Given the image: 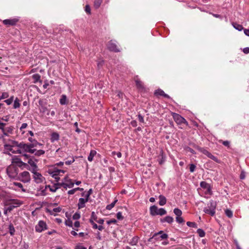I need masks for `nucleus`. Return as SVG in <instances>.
<instances>
[{
	"label": "nucleus",
	"instance_id": "49530a36",
	"mask_svg": "<svg viewBox=\"0 0 249 249\" xmlns=\"http://www.w3.org/2000/svg\"><path fill=\"white\" fill-rule=\"evenodd\" d=\"M65 224L66 226H68L70 227H72V222L70 219L66 220V221L65 222Z\"/></svg>",
	"mask_w": 249,
	"mask_h": 249
},
{
	"label": "nucleus",
	"instance_id": "7c9ffc66",
	"mask_svg": "<svg viewBox=\"0 0 249 249\" xmlns=\"http://www.w3.org/2000/svg\"><path fill=\"white\" fill-rule=\"evenodd\" d=\"M118 201V200L117 199H115L113 202H112L110 204L107 205L106 206V209L108 210H110L112 208H113L116 203V202Z\"/></svg>",
	"mask_w": 249,
	"mask_h": 249
},
{
	"label": "nucleus",
	"instance_id": "6ab92c4d",
	"mask_svg": "<svg viewBox=\"0 0 249 249\" xmlns=\"http://www.w3.org/2000/svg\"><path fill=\"white\" fill-rule=\"evenodd\" d=\"M159 198L160 199L159 204L160 206H163L165 204H166V202H167V199L164 196L161 195H160L159 196Z\"/></svg>",
	"mask_w": 249,
	"mask_h": 249
},
{
	"label": "nucleus",
	"instance_id": "338daca9",
	"mask_svg": "<svg viewBox=\"0 0 249 249\" xmlns=\"http://www.w3.org/2000/svg\"><path fill=\"white\" fill-rule=\"evenodd\" d=\"M85 11L88 14H90V7L89 5H86Z\"/></svg>",
	"mask_w": 249,
	"mask_h": 249
},
{
	"label": "nucleus",
	"instance_id": "393cba45",
	"mask_svg": "<svg viewBox=\"0 0 249 249\" xmlns=\"http://www.w3.org/2000/svg\"><path fill=\"white\" fill-rule=\"evenodd\" d=\"M60 104L62 105L67 104V96L66 95L63 94L61 95V98L60 99Z\"/></svg>",
	"mask_w": 249,
	"mask_h": 249
},
{
	"label": "nucleus",
	"instance_id": "13d9d810",
	"mask_svg": "<svg viewBox=\"0 0 249 249\" xmlns=\"http://www.w3.org/2000/svg\"><path fill=\"white\" fill-rule=\"evenodd\" d=\"M196 166L194 164H190V171L193 173L195 171Z\"/></svg>",
	"mask_w": 249,
	"mask_h": 249
},
{
	"label": "nucleus",
	"instance_id": "7ed1b4c3",
	"mask_svg": "<svg viewBox=\"0 0 249 249\" xmlns=\"http://www.w3.org/2000/svg\"><path fill=\"white\" fill-rule=\"evenodd\" d=\"M12 165L15 164L16 166L22 169L25 168L28 169L29 168V165L27 163L23 162L21 159L19 158L18 156H14L12 159Z\"/></svg>",
	"mask_w": 249,
	"mask_h": 249
},
{
	"label": "nucleus",
	"instance_id": "ea45409f",
	"mask_svg": "<svg viewBox=\"0 0 249 249\" xmlns=\"http://www.w3.org/2000/svg\"><path fill=\"white\" fill-rule=\"evenodd\" d=\"M35 152V155L38 157L44 154L45 151H44L43 150H36V151Z\"/></svg>",
	"mask_w": 249,
	"mask_h": 249
},
{
	"label": "nucleus",
	"instance_id": "aec40b11",
	"mask_svg": "<svg viewBox=\"0 0 249 249\" xmlns=\"http://www.w3.org/2000/svg\"><path fill=\"white\" fill-rule=\"evenodd\" d=\"M65 171L58 169H54L53 171L52 172L51 174L52 175L53 177H54V176H58L60 173H64Z\"/></svg>",
	"mask_w": 249,
	"mask_h": 249
},
{
	"label": "nucleus",
	"instance_id": "b1692460",
	"mask_svg": "<svg viewBox=\"0 0 249 249\" xmlns=\"http://www.w3.org/2000/svg\"><path fill=\"white\" fill-rule=\"evenodd\" d=\"M32 78L34 80V83H36L39 81L41 83V81L40 80V75L39 74L36 73L33 75Z\"/></svg>",
	"mask_w": 249,
	"mask_h": 249
},
{
	"label": "nucleus",
	"instance_id": "c85d7f7f",
	"mask_svg": "<svg viewBox=\"0 0 249 249\" xmlns=\"http://www.w3.org/2000/svg\"><path fill=\"white\" fill-rule=\"evenodd\" d=\"M102 1L103 0H95L94 1V7L95 8H99L102 3Z\"/></svg>",
	"mask_w": 249,
	"mask_h": 249
},
{
	"label": "nucleus",
	"instance_id": "dca6fc26",
	"mask_svg": "<svg viewBox=\"0 0 249 249\" xmlns=\"http://www.w3.org/2000/svg\"><path fill=\"white\" fill-rule=\"evenodd\" d=\"M200 186L201 188L207 189L208 192H210L211 191L210 184L207 183L206 181H201L200 183Z\"/></svg>",
	"mask_w": 249,
	"mask_h": 249
},
{
	"label": "nucleus",
	"instance_id": "603ef678",
	"mask_svg": "<svg viewBox=\"0 0 249 249\" xmlns=\"http://www.w3.org/2000/svg\"><path fill=\"white\" fill-rule=\"evenodd\" d=\"M164 231H159L158 232L154 233V237H156V238H157L158 240H159V237L160 235H162V234H164Z\"/></svg>",
	"mask_w": 249,
	"mask_h": 249
},
{
	"label": "nucleus",
	"instance_id": "72a5a7b5",
	"mask_svg": "<svg viewBox=\"0 0 249 249\" xmlns=\"http://www.w3.org/2000/svg\"><path fill=\"white\" fill-rule=\"evenodd\" d=\"M197 233H198V234L199 235V236L200 237H204L205 235V231H204V230H203L202 229H197Z\"/></svg>",
	"mask_w": 249,
	"mask_h": 249
},
{
	"label": "nucleus",
	"instance_id": "680f3d73",
	"mask_svg": "<svg viewBox=\"0 0 249 249\" xmlns=\"http://www.w3.org/2000/svg\"><path fill=\"white\" fill-rule=\"evenodd\" d=\"M168 237V235L166 233L162 234V235H160V236H159V239L161 238V239H166Z\"/></svg>",
	"mask_w": 249,
	"mask_h": 249
},
{
	"label": "nucleus",
	"instance_id": "9d476101",
	"mask_svg": "<svg viewBox=\"0 0 249 249\" xmlns=\"http://www.w3.org/2000/svg\"><path fill=\"white\" fill-rule=\"evenodd\" d=\"M107 49L111 52L116 53L120 52V50L117 48V46L115 43L113 42L112 40H111L108 42L107 45Z\"/></svg>",
	"mask_w": 249,
	"mask_h": 249
},
{
	"label": "nucleus",
	"instance_id": "6e6552de",
	"mask_svg": "<svg viewBox=\"0 0 249 249\" xmlns=\"http://www.w3.org/2000/svg\"><path fill=\"white\" fill-rule=\"evenodd\" d=\"M47 226L46 222L42 220H40L38 224L36 226V231L38 232H41L47 229Z\"/></svg>",
	"mask_w": 249,
	"mask_h": 249
},
{
	"label": "nucleus",
	"instance_id": "39448f33",
	"mask_svg": "<svg viewBox=\"0 0 249 249\" xmlns=\"http://www.w3.org/2000/svg\"><path fill=\"white\" fill-rule=\"evenodd\" d=\"M194 147L197 149L200 152H202L204 155H206L208 157L210 158L211 159L213 160L214 161H215L217 163H220V161L216 157L213 155L211 153H210L208 151L205 149L203 148L200 147L198 145H195Z\"/></svg>",
	"mask_w": 249,
	"mask_h": 249
},
{
	"label": "nucleus",
	"instance_id": "864d4df0",
	"mask_svg": "<svg viewBox=\"0 0 249 249\" xmlns=\"http://www.w3.org/2000/svg\"><path fill=\"white\" fill-rule=\"evenodd\" d=\"M158 240L157 238H156V237H154V234L152 236V237L149 238L148 239V242H152V243H155V241Z\"/></svg>",
	"mask_w": 249,
	"mask_h": 249
},
{
	"label": "nucleus",
	"instance_id": "bf43d9fd",
	"mask_svg": "<svg viewBox=\"0 0 249 249\" xmlns=\"http://www.w3.org/2000/svg\"><path fill=\"white\" fill-rule=\"evenodd\" d=\"M219 142H221L224 146H227L228 147H230V142H229L228 141H223L222 140H220L219 141Z\"/></svg>",
	"mask_w": 249,
	"mask_h": 249
},
{
	"label": "nucleus",
	"instance_id": "423d86ee",
	"mask_svg": "<svg viewBox=\"0 0 249 249\" xmlns=\"http://www.w3.org/2000/svg\"><path fill=\"white\" fill-rule=\"evenodd\" d=\"M172 116L174 121L178 124H185L186 125H188V122L186 120L178 114L176 113H172Z\"/></svg>",
	"mask_w": 249,
	"mask_h": 249
},
{
	"label": "nucleus",
	"instance_id": "f257e3e1",
	"mask_svg": "<svg viewBox=\"0 0 249 249\" xmlns=\"http://www.w3.org/2000/svg\"><path fill=\"white\" fill-rule=\"evenodd\" d=\"M22 204L23 202L18 199H7L4 202V205L8 206V210H11V211Z\"/></svg>",
	"mask_w": 249,
	"mask_h": 249
},
{
	"label": "nucleus",
	"instance_id": "0e129e2a",
	"mask_svg": "<svg viewBox=\"0 0 249 249\" xmlns=\"http://www.w3.org/2000/svg\"><path fill=\"white\" fill-rule=\"evenodd\" d=\"M138 119H139V121L141 122V123H144V119H143V116L140 114H139L138 115Z\"/></svg>",
	"mask_w": 249,
	"mask_h": 249
},
{
	"label": "nucleus",
	"instance_id": "4d7b16f0",
	"mask_svg": "<svg viewBox=\"0 0 249 249\" xmlns=\"http://www.w3.org/2000/svg\"><path fill=\"white\" fill-rule=\"evenodd\" d=\"M89 221L90 223L92 225V227L93 229H97L98 225L95 222H94V221L93 220V219H89Z\"/></svg>",
	"mask_w": 249,
	"mask_h": 249
},
{
	"label": "nucleus",
	"instance_id": "c9c22d12",
	"mask_svg": "<svg viewBox=\"0 0 249 249\" xmlns=\"http://www.w3.org/2000/svg\"><path fill=\"white\" fill-rule=\"evenodd\" d=\"M186 224L188 226L190 227H192V228H197V224L196 222H187L186 223Z\"/></svg>",
	"mask_w": 249,
	"mask_h": 249
},
{
	"label": "nucleus",
	"instance_id": "412c9836",
	"mask_svg": "<svg viewBox=\"0 0 249 249\" xmlns=\"http://www.w3.org/2000/svg\"><path fill=\"white\" fill-rule=\"evenodd\" d=\"M59 139V135L57 132H53L51 134V141L53 142L55 141H58Z\"/></svg>",
	"mask_w": 249,
	"mask_h": 249
},
{
	"label": "nucleus",
	"instance_id": "a211bd4d",
	"mask_svg": "<svg viewBox=\"0 0 249 249\" xmlns=\"http://www.w3.org/2000/svg\"><path fill=\"white\" fill-rule=\"evenodd\" d=\"M35 161H36V162H37L38 161V160L37 159H36L34 156H32V158L31 159H29V160H28L27 162L28 164H29L32 167H35V168H37V165L36 164V163L35 162Z\"/></svg>",
	"mask_w": 249,
	"mask_h": 249
},
{
	"label": "nucleus",
	"instance_id": "9b49d317",
	"mask_svg": "<svg viewBox=\"0 0 249 249\" xmlns=\"http://www.w3.org/2000/svg\"><path fill=\"white\" fill-rule=\"evenodd\" d=\"M18 20L19 19L17 18H14L12 19H7L4 20L3 21V23L5 25L14 26L17 24Z\"/></svg>",
	"mask_w": 249,
	"mask_h": 249
},
{
	"label": "nucleus",
	"instance_id": "c756f323",
	"mask_svg": "<svg viewBox=\"0 0 249 249\" xmlns=\"http://www.w3.org/2000/svg\"><path fill=\"white\" fill-rule=\"evenodd\" d=\"M174 213L177 216L176 217L181 216L182 211L178 208H175L173 211Z\"/></svg>",
	"mask_w": 249,
	"mask_h": 249
},
{
	"label": "nucleus",
	"instance_id": "4be33fe9",
	"mask_svg": "<svg viewBox=\"0 0 249 249\" xmlns=\"http://www.w3.org/2000/svg\"><path fill=\"white\" fill-rule=\"evenodd\" d=\"M204 212L207 214H209L211 216H213L215 214V211L210 208H205L203 210Z\"/></svg>",
	"mask_w": 249,
	"mask_h": 249
},
{
	"label": "nucleus",
	"instance_id": "5fc2aeb1",
	"mask_svg": "<svg viewBox=\"0 0 249 249\" xmlns=\"http://www.w3.org/2000/svg\"><path fill=\"white\" fill-rule=\"evenodd\" d=\"M22 156L23 157V160H29V159H31L32 156H30L28 154H24L22 155Z\"/></svg>",
	"mask_w": 249,
	"mask_h": 249
},
{
	"label": "nucleus",
	"instance_id": "37998d69",
	"mask_svg": "<svg viewBox=\"0 0 249 249\" xmlns=\"http://www.w3.org/2000/svg\"><path fill=\"white\" fill-rule=\"evenodd\" d=\"M47 188H49L50 189V191L52 192H55L56 190L59 189V187H54V188L51 187L50 185H46V189Z\"/></svg>",
	"mask_w": 249,
	"mask_h": 249
},
{
	"label": "nucleus",
	"instance_id": "2f4dec72",
	"mask_svg": "<svg viewBox=\"0 0 249 249\" xmlns=\"http://www.w3.org/2000/svg\"><path fill=\"white\" fill-rule=\"evenodd\" d=\"M209 207L210 209H212V210H213L215 211V209L216 208V204L215 202H214L213 200H211L210 203L208 204Z\"/></svg>",
	"mask_w": 249,
	"mask_h": 249
},
{
	"label": "nucleus",
	"instance_id": "8fccbe9b",
	"mask_svg": "<svg viewBox=\"0 0 249 249\" xmlns=\"http://www.w3.org/2000/svg\"><path fill=\"white\" fill-rule=\"evenodd\" d=\"M117 218L118 220H122L124 219V216L122 215V213L121 212H119L116 214Z\"/></svg>",
	"mask_w": 249,
	"mask_h": 249
},
{
	"label": "nucleus",
	"instance_id": "a878e982",
	"mask_svg": "<svg viewBox=\"0 0 249 249\" xmlns=\"http://www.w3.org/2000/svg\"><path fill=\"white\" fill-rule=\"evenodd\" d=\"M232 25L235 29L239 31H241L243 29V27L242 25L239 24L236 22H232Z\"/></svg>",
	"mask_w": 249,
	"mask_h": 249
},
{
	"label": "nucleus",
	"instance_id": "bb28decb",
	"mask_svg": "<svg viewBox=\"0 0 249 249\" xmlns=\"http://www.w3.org/2000/svg\"><path fill=\"white\" fill-rule=\"evenodd\" d=\"M96 152L95 150H92L90 151L89 155L88 156V159L89 161H91L93 160L94 156L96 155Z\"/></svg>",
	"mask_w": 249,
	"mask_h": 249
},
{
	"label": "nucleus",
	"instance_id": "f03ea898",
	"mask_svg": "<svg viewBox=\"0 0 249 249\" xmlns=\"http://www.w3.org/2000/svg\"><path fill=\"white\" fill-rule=\"evenodd\" d=\"M6 172L9 177L12 178L18 179L19 178L18 169L15 165H10L6 169Z\"/></svg>",
	"mask_w": 249,
	"mask_h": 249
},
{
	"label": "nucleus",
	"instance_id": "2eb2a0df",
	"mask_svg": "<svg viewBox=\"0 0 249 249\" xmlns=\"http://www.w3.org/2000/svg\"><path fill=\"white\" fill-rule=\"evenodd\" d=\"M158 207L156 205H153L150 207V214L152 216H155L158 215Z\"/></svg>",
	"mask_w": 249,
	"mask_h": 249
},
{
	"label": "nucleus",
	"instance_id": "a18cd8bd",
	"mask_svg": "<svg viewBox=\"0 0 249 249\" xmlns=\"http://www.w3.org/2000/svg\"><path fill=\"white\" fill-rule=\"evenodd\" d=\"M9 97V94L8 92H3L1 95H0V101L1 99H4Z\"/></svg>",
	"mask_w": 249,
	"mask_h": 249
},
{
	"label": "nucleus",
	"instance_id": "0eeeda50",
	"mask_svg": "<svg viewBox=\"0 0 249 249\" xmlns=\"http://www.w3.org/2000/svg\"><path fill=\"white\" fill-rule=\"evenodd\" d=\"M18 177L19 178H18V179H19L24 183L28 182L30 180V175L29 173L27 171H24L20 173L18 175Z\"/></svg>",
	"mask_w": 249,
	"mask_h": 249
},
{
	"label": "nucleus",
	"instance_id": "f3484780",
	"mask_svg": "<svg viewBox=\"0 0 249 249\" xmlns=\"http://www.w3.org/2000/svg\"><path fill=\"white\" fill-rule=\"evenodd\" d=\"M160 221L161 223L166 222L169 224H171L174 221V218L170 216H166L163 218H161Z\"/></svg>",
	"mask_w": 249,
	"mask_h": 249
},
{
	"label": "nucleus",
	"instance_id": "de8ad7c7",
	"mask_svg": "<svg viewBox=\"0 0 249 249\" xmlns=\"http://www.w3.org/2000/svg\"><path fill=\"white\" fill-rule=\"evenodd\" d=\"M176 221L179 224L184 223L185 221L184 220L183 218L181 216L176 217Z\"/></svg>",
	"mask_w": 249,
	"mask_h": 249
},
{
	"label": "nucleus",
	"instance_id": "58836bf2",
	"mask_svg": "<svg viewBox=\"0 0 249 249\" xmlns=\"http://www.w3.org/2000/svg\"><path fill=\"white\" fill-rule=\"evenodd\" d=\"M67 185L65 184V183H57L54 184V187H59L60 188L61 187H63L64 188L67 189Z\"/></svg>",
	"mask_w": 249,
	"mask_h": 249
},
{
	"label": "nucleus",
	"instance_id": "c03bdc74",
	"mask_svg": "<svg viewBox=\"0 0 249 249\" xmlns=\"http://www.w3.org/2000/svg\"><path fill=\"white\" fill-rule=\"evenodd\" d=\"M80 218V214L79 212H76L72 216V219L77 220Z\"/></svg>",
	"mask_w": 249,
	"mask_h": 249
},
{
	"label": "nucleus",
	"instance_id": "3c124183",
	"mask_svg": "<svg viewBox=\"0 0 249 249\" xmlns=\"http://www.w3.org/2000/svg\"><path fill=\"white\" fill-rule=\"evenodd\" d=\"M5 129L7 132L10 134H12L13 131L14 130V127L12 126H10L9 127H6Z\"/></svg>",
	"mask_w": 249,
	"mask_h": 249
},
{
	"label": "nucleus",
	"instance_id": "e433bc0d",
	"mask_svg": "<svg viewBox=\"0 0 249 249\" xmlns=\"http://www.w3.org/2000/svg\"><path fill=\"white\" fill-rule=\"evenodd\" d=\"M5 146V148L8 150L9 151H11L12 153H15V150L13 149V147L14 146H13L12 145H10V144H5L4 145Z\"/></svg>",
	"mask_w": 249,
	"mask_h": 249
},
{
	"label": "nucleus",
	"instance_id": "ddd939ff",
	"mask_svg": "<svg viewBox=\"0 0 249 249\" xmlns=\"http://www.w3.org/2000/svg\"><path fill=\"white\" fill-rule=\"evenodd\" d=\"M154 95L156 96H162L166 98L171 99V97L167 94L165 93L163 90L159 89L156 90L154 92Z\"/></svg>",
	"mask_w": 249,
	"mask_h": 249
},
{
	"label": "nucleus",
	"instance_id": "5701e85b",
	"mask_svg": "<svg viewBox=\"0 0 249 249\" xmlns=\"http://www.w3.org/2000/svg\"><path fill=\"white\" fill-rule=\"evenodd\" d=\"M139 237L137 236H135L132 238L131 240L129 242V244L131 246H135L138 242Z\"/></svg>",
	"mask_w": 249,
	"mask_h": 249
},
{
	"label": "nucleus",
	"instance_id": "1a4fd4ad",
	"mask_svg": "<svg viewBox=\"0 0 249 249\" xmlns=\"http://www.w3.org/2000/svg\"><path fill=\"white\" fill-rule=\"evenodd\" d=\"M134 80L135 82L136 86L139 91H144L145 90V88L143 85V83L142 81L138 78V75L135 77Z\"/></svg>",
	"mask_w": 249,
	"mask_h": 249
},
{
	"label": "nucleus",
	"instance_id": "f8f14e48",
	"mask_svg": "<svg viewBox=\"0 0 249 249\" xmlns=\"http://www.w3.org/2000/svg\"><path fill=\"white\" fill-rule=\"evenodd\" d=\"M33 178L35 181L37 183H41L44 179V178L42 177V175L39 173H34Z\"/></svg>",
	"mask_w": 249,
	"mask_h": 249
},
{
	"label": "nucleus",
	"instance_id": "79ce46f5",
	"mask_svg": "<svg viewBox=\"0 0 249 249\" xmlns=\"http://www.w3.org/2000/svg\"><path fill=\"white\" fill-rule=\"evenodd\" d=\"M14 100V96H11L10 98L6 99L4 101V102L6 103L8 105H11Z\"/></svg>",
	"mask_w": 249,
	"mask_h": 249
},
{
	"label": "nucleus",
	"instance_id": "a19ab883",
	"mask_svg": "<svg viewBox=\"0 0 249 249\" xmlns=\"http://www.w3.org/2000/svg\"><path fill=\"white\" fill-rule=\"evenodd\" d=\"M14 184L15 186L21 188L22 192H26V190L23 188V185L21 183L19 182H14Z\"/></svg>",
	"mask_w": 249,
	"mask_h": 249
},
{
	"label": "nucleus",
	"instance_id": "052dcab7",
	"mask_svg": "<svg viewBox=\"0 0 249 249\" xmlns=\"http://www.w3.org/2000/svg\"><path fill=\"white\" fill-rule=\"evenodd\" d=\"M67 183H65V184L67 185V188H72L74 186V183L72 182V180L71 182H67Z\"/></svg>",
	"mask_w": 249,
	"mask_h": 249
},
{
	"label": "nucleus",
	"instance_id": "4468645a",
	"mask_svg": "<svg viewBox=\"0 0 249 249\" xmlns=\"http://www.w3.org/2000/svg\"><path fill=\"white\" fill-rule=\"evenodd\" d=\"M88 200L87 199L84 198H80L79 199V202L77 204L78 209H82L85 207V203L87 202Z\"/></svg>",
	"mask_w": 249,
	"mask_h": 249
},
{
	"label": "nucleus",
	"instance_id": "6e6d98bb",
	"mask_svg": "<svg viewBox=\"0 0 249 249\" xmlns=\"http://www.w3.org/2000/svg\"><path fill=\"white\" fill-rule=\"evenodd\" d=\"M89 219H93V221H97V216L95 214V213L94 212H92L91 213V217Z\"/></svg>",
	"mask_w": 249,
	"mask_h": 249
},
{
	"label": "nucleus",
	"instance_id": "e2e57ef3",
	"mask_svg": "<svg viewBox=\"0 0 249 249\" xmlns=\"http://www.w3.org/2000/svg\"><path fill=\"white\" fill-rule=\"evenodd\" d=\"M117 220L115 219H112L107 221V223L108 225H110L112 223L115 224Z\"/></svg>",
	"mask_w": 249,
	"mask_h": 249
},
{
	"label": "nucleus",
	"instance_id": "774afa93",
	"mask_svg": "<svg viewBox=\"0 0 249 249\" xmlns=\"http://www.w3.org/2000/svg\"><path fill=\"white\" fill-rule=\"evenodd\" d=\"M74 249H87V248L82 246L77 245L75 247Z\"/></svg>",
	"mask_w": 249,
	"mask_h": 249
},
{
	"label": "nucleus",
	"instance_id": "cd10ccee",
	"mask_svg": "<svg viewBox=\"0 0 249 249\" xmlns=\"http://www.w3.org/2000/svg\"><path fill=\"white\" fill-rule=\"evenodd\" d=\"M9 231L11 235L13 236L15 234V228L12 224H10L8 227Z\"/></svg>",
	"mask_w": 249,
	"mask_h": 249
},
{
	"label": "nucleus",
	"instance_id": "473e14b6",
	"mask_svg": "<svg viewBox=\"0 0 249 249\" xmlns=\"http://www.w3.org/2000/svg\"><path fill=\"white\" fill-rule=\"evenodd\" d=\"M20 107L19 100L18 98H16L14 101L13 105L14 108H17Z\"/></svg>",
	"mask_w": 249,
	"mask_h": 249
},
{
	"label": "nucleus",
	"instance_id": "f704fd0d",
	"mask_svg": "<svg viewBox=\"0 0 249 249\" xmlns=\"http://www.w3.org/2000/svg\"><path fill=\"white\" fill-rule=\"evenodd\" d=\"M167 213V212L166 211L163 209V208H160L159 210H158V215H163L165 214H166Z\"/></svg>",
	"mask_w": 249,
	"mask_h": 249
},
{
	"label": "nucleus",
	"instance_id": "09e8293b",
	"mask_svg": "<svg viewBox=\"0 0 249 249\" xmlns=\"http://www.w3.org/2000/svg\"><path fill=\"white\" fill-rule=\"evenodd\" d=\"M92 193V189H90L88 192H87V194L85 195V198L87 199V200L89 201V196Z\"/></svg>",
	"mask_w": 249,
	"mask_h": 249
},
{
	"label": "nucleus",
	"instance_id": "69168bd1",
	"mask_svg": "<svg viewBox=\"0 0 249 249\" xmlns=\"http://www.w3.org/2000/svg\"><path fill=\"white\" fill-rule=\"evenodd\" d=\"M12 146L15 147V146H17L18 147V148H19V143H18V142L17 141H13L12 142Z\"/></svg>",
	"mask_w": 249,
	"mask_h": 249
},
{
	"label": "nucleus",
	"instance_id": "4c0bfd02",
	"mask_svg": "<svg viewBox=\"0 0 249 249\" xmlns=\"http://www.w3.org/2000/svg\"><path fill=\"white\" fill-rule=\"evenodd\" d=\"M225 214L229 218H231L233 215L232 212L229 210V209H226L225 210Z\"/></svg>",
	"mask_w": 249,
	"mask_h": 249
},
{
	"label": "nucleus",
	"instance_id": "20e7f679",
	"mask_svg": "<svg viewBox=\"0 0 249 249\" xmlns=\"http://www.w3.org/2000/svg\"><path fill=\"white\" fill-rule=\"evenodd\" d=\"M19 148L22 149L23 152H28L33 154L36 151V149L34 148V145L24 143L23 142H20L19 144Z\"/></svg>",
	"mask_w": 249,
	"mask_h": 249
}]
</instances>
